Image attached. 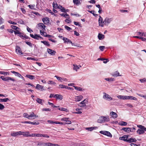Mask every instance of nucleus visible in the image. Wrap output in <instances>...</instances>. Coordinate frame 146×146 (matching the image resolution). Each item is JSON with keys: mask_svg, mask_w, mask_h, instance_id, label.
Here are the masks:
<instances>
[{"mask_svg": "<svg viewBox=\"0 0 146 146\" xmlns=\"http://www.w3.org/2000/svg\"><path fill=\"white\" fill-rule=\"evenodd\" d=\"M47 51L49 54L52 55H54L56 53V52L55 51L50 49H48Z\"/></svg>", "mask_w": 146, "mask_h": 146, "instance_id": "obj_14", "label": "nucleus"}, {"mask_svg": "<svg viewBox=\"0 0 146 146\" xmlns=\"http://www.w3.org/2000/svg\"><path fill=\"white\" fill-rule=\"evenodd\" d=\"M11 135L13 137H16L18 135H20L19 131L16 132H12L11 134Z\"/></svg>", "mask_w": 146, "mask_h": 146, "instance_id": "obj_18", "label": "nucleus"}, {"mask_svg": "<svg viewBox=\"0 0 146 146\" xmlns=\"http://www.w3.org/2000/svg\"><path fill=\"white\" fill-rule=\"evenodd\" d=\"M26 77L31 80L34 79H35V76L31 75H27L26 76Z\"/></svg>", "mask_w": 146, "mask_h": 146, "instance_id": "obj_34", "label": "nucleus"}, {"mask_svg": "<svg viewBox=\"0 0 146 146\" xmlns=\"http://www.w3.org/2000/svg\"><path fill=\"white\" fill-rule=\"evenodd\" d=\"M58 110H60L65 111H67V110L66 108H58Z\"/></svg>", "mask_w": 146, "mask_h": 146, "instance_id": "obj_46", "label": "nucleus"}, {"mask_svg": "<svg viewBox=\"0 0 146 146\" xmlns=\"http://www.w3.org/2000/svg\"><path fill=\"white\" fill-rule=\"evenodd\" d=\"M65 28L66 29H67L68 31H70L72 29L71 28L67 26H65Z\"/></svg>", "mask_w": 146, "mask_h": 146, "instance_id": "obj_56", "label": "nucleus"}, {"mask_svg": "<svg viewBox=\"0 0 146 146\" xmlns=\"http://www.w3.org/2000/svg\"><path fill=\"white\" fill-rule=\"evenodd\" d=\"M47 83L48 84H56V83L52 80H49L47 82Z\"/></svg>", "mask_w": 146, "mask_h": 146, "instance_id": "obj_42", "label": "nucleus"}, {"mask_svg": "<svg viewBox=\"0 0 146 146\" xmlns=\"http://www.w3.org/2000/svg\"><path fill=\"white\" fill-rule=\"evenodd\" d=\"M137 140L135 138L133 137H131L130 138L128 139L127 142L131 143V142H135Z\"/></svg>", "mask_w": 146, "mask_h": 146, "instance_id": "obj_15", "label": "nucleus"}, {"mask_svg": "<svg viewBox=\"0 0 146 146\" xmlns=\"http://www.w3.org/2000/svg\"><path fill=\"white\" fill-rule=\"evenodd\" d=\"M15 75L16 76H18L19 78H21V77H22V76L20 74L17 72L16 74H15Z\"/></svg>", "mask_w": 146, "mask_h": 146, "instance_id": "obj_59", "label": "nucleus"}, {"mask_svg": "<svg viewBox=\"0 0 146 146\" xmlns=\"http://www.w3.org/2000/svg\"><path fill=\"white\" fill-rule=\"evenodd\" d=\"M11 27L14 30L17 31V29H19V28L17 26L14 25H12L11 26Z\"/></svg>", "mask_w": 146, "mask_h": 146, "instance_id": "obj_36", "label": "nucleus"}, {"mask_svg": "<svg viewBox=\"0 0 146 146\" xmlns=\"http://www.w3.org/2000/svg\"><path fill=\"white\" fill-rule=\"evenodd\" d=\"M81 110V109L76 108V110L77 111V112H75V113L76 114H80L82 112L80 111V110Z\"/></svg>", "mask_w": 146, "mask_h": 146, "instance_id": "obj_39", "label": "nucleus"}, {"mask_svg": "<svg viewBox=\"0 0 146 146\" xmlns=\"http://www.w3.org/2000/svg\"><path fill=\"white\" fill-rule=\"evenodd\" d=\"M29 116V118H30L29 119H34L38 117V115H36V114H35L33 112H31L30 113Z\"/></svg>", "mask_w": 146, "mask_h": 146, "instance_id": "obj_5", "label": "nucleus"}, {"mask_svg": "<svg viewBox=\"0 0 146 146\" xmlns=\"http://www.w3.org/2000/svg\"><path fill=\"white\" fill-rule=\"evenodd\" d=\"M110 115L113 118H116L118 117L117 114L116 113L113 111L110 112Z\"/></svg>", "mask_w": 146, "mask_h": 146, "instance_id": "obj_16", "label": "nucleus"}, {"mask_svg": "<svg viewBox=\"0 0 146 146\" xmlns=\"http://www.w3.org/2000/svg\"><path fill=\"white\" fill-rule=\"evenodd\" d=\"M117 97L119 99H120L127 100V96L119 95L117 96Z\"/></svg>", "mask_w": 146, "mask_h": 146, "instance_id": "obj_21", "label": "nucleus"}, {"mask_svg": "<svg viewBox=\"0 0 146 146\" xmlns=\"http://www.w3.org/2000/svg\"><path fill=\"white\" fill-rule=\"evenodd\" d=\"M60 15L62 16H63L65 18H66L68 19H69L70 17L69 15L67 14V13H62V14H60Z\"/></svg>", "mask_w": 146, "mask_h": 146, "instance_id": "obj_29", "label": "nucleus"}, {"mask_svg": "<svg viewBox=\"0 0 146 146\" xmlns=\"http://www.w3.org/2000/svg\"><path fill=\"white\" fill-rule=\"evenodd\" d=\"M9 80H11L13 81H15V80L13 78L10 77H6L5 81H9Z\"/></svg>", "mask_w": 146, "mask_h": 146, "instance_id": "obj_33", "label": "nucleus"}, {"mask_svg": "<svg viewBox=\"0 0 146 146\" xmlns=\"http://www.w3.org/2000/svg\"><path fill=\"white\" fill-rule=\"evenodd\" d=\"M139 81L141 83H143L145 82H146V79L145 78H143L142 79H140L139 80Z\"/></svg>", "mask_w": 146, "mask_h": 146, "instance_id": "obj_52", "label": "nucleus"}, {"mask_svg": "<svg viewBox=\"0 0 146 146\" xmlns=\"http://www.w3.org/2000/svg\"><path fill=\"white\" fill-rule=\"evenodd\" d=\"M130 127H124L121 129V130L126 131L127 133H129L130 131Z\"/></svg>", "mask_w": 146, "mask_h": 146, "instance_id": "obj_25", "label": "nucleus"}, {"mask_svg": "<svg viewBox=\"0 0 146 146\" xmlns=\"http://www.w3.org/2000/svg\"><path fill=\"white\" fill-rule=\"evenodd\" d=\"M88 11L90 13L92 14L94 16H96L98 15L97 14H95L94 13L95 11H90V10H88Z\"/></svg>", "mask_w": 146, "mask_h": 146, "instance_id": "obj_41", "label": "nucleus"}, {"mask_svg": "<svg viewBox=\"0 0 146 146\" xmlns=\"http://www.w3.org/2000/svg\"><path fill=\"white\" fill-rule=\"evenodd\" d=\"M94 129V127H90L86 128V129L87 130H88L90 131H91L93 130Z\"/></svg>", "mask_w": 146, "mask_h": 146, "instance_id": "obj_60", "label": "nucleus"}, {"mask_svg": "<svg viewBox=\"0 0 146 146\" xmlns=\"http://www.w3.org/2000/svg\"><path fill=\"white\" fill-rule=\"evenodd\" d=\"M52 6L54 9H60L59 7L56 2H53V3Z\"/></svg>", "mask_w": 146, "mask_h": 146, "instance_id": "obj_20", "label": "nucleus"}, {"mask_svg": "<svg viewBox=\"0 0 146 146\" xmlns=\"http://www.w3.org/2000/svg\"><path fill=\"white\" fill-rule=\"evenodd\" d=\"M103 18L101 16H100V18L99 19V25L100 26L103 27L104 26V25L105 24V22L104 21H103Z\"/></svg>", "mask_w": 146, "mask_h": 146, "instance_id": "obj_3", "label": "nucleus"}, {"mask_svg": "<svg viewBox=\"0 0 146 146\" xmlns=\"http://www.w3.org/2000/svg\"><path fill=\"white\" fill-rule=\"evenodd\" d=\"M103 94L104 95L103 96V98H104L106 99V100L109 101L112 100V98L108 94H106L105 92H104Z\"/></svg>", "mask_w": 146, "mask_h": 146, "instance_id": "obj_2", "label": "nucleus"}, {"mask_svg": "<svg viewBox=\"0 0 146 146\" xmlns=\"http://www.w3.org/2000/svg\"><path fill=\"white\" fill-rule=\"evenodd\" d=\"M8 22L9 23H10V24H13V25H15L17 24V23H16L12 21L11 20L9 21H8Z\"/></svg>", "mask_w": 146, "mask_h": 146, "instance_id": "obj_61", "label": "nucleus"}, {"mask_svg": "<svg viewBox=\"0 0 146 146\" xmlns=\"http://www.w3.org/2000/svg\"><path fill=\"white\" fill-rule=\"evenodd\" d=\"M21 123H29L32 124V122L30 121H24L22 122Z\"/></svg>", "mask_w": 146, "mask_h": 146, "instance_id": "obj_51", "label": "nucleus"}, {"mask_svg": "<svg viewBox=\"0 0 146 146\" xmlns=\"http://www.w3.org/2000/svg\"><path fill=\"white\" fill-rule=\"evenodd\" d=\"M43 31V30H41L40 31V32L41 35L45 36V34H46V32H44Z\"/></svg>", "mask_w": 146, "mask_h": 146, "instance_id": "obj_44", "label": "nucleus"}, {"mask_svg": "<svg viewBox=\"0 0 146 146\" xmlns=\"http://www.w3.org/2000/svg\"><path fill=\"white\" fill-rule=\"evenodd\" d=\"M104 119L105 120V122L106 121H110V118L108 116L105 117L104 116Z\"/></svg>", "mask_w": 146, "mask_h": 146, "instance_id": "obj_45", "label": "nucleus"}, {"mask_svg": "<svg viewBox=\"0 0 146 146\" xmlns=\"http://www.w3.org/2000/svg\"><path fill=\"white\" fill-rule=\"evenodd\" d=\"M127 100L130 99L135 100H137V98L131 96H127Z\"/></svg>", "mask_w": 146, "mask_h": 146, "instance_id": "obj_26", "label": "nucleus"}, {"mask_svg": "<svg viewBox=\"0 0 146 146\" xmlns=\"http://www.w3.org/2000/svg\"><path fill=\"white\" fill-rule=\"evenodd\" d=\"M85 101L86 100H84L83 101L81 102L80 103V104H82V105L81 106V107H84L85 106H86V105L85 104Z\"/></svg>", "mask_w": 146, "mask_h": 146, "instance_id": "obj_40", "label": "nucleus"}, {"mask_svg": "<svg viewBox=\"0 0 146 146\" xmlns=\"http://www.w3.org/2000/svg\"><path fill=\"white\" fill-rule=\"evenodd\" d=\"M36 101L38 103L41 104V105L43 104V102H44V100H43L41 99L40 98H37L36 100Z\"/></svg>", "mask_w": 146, "mask_h": 146, "instance_id": "obj_24", "label": "nucleus"}, {"mask_svg": "<svg viewBox=\"0 0 146 146\" xmlns=\"http://www.w3.org/2000/svg\"><path fill=\"white\" fill-rule=\"evenodd\" d=\"M5 108L4 106L0 103V110H3Z\"/></svg>", "mask_w": 146, "mask_h": 146, "instance_id": "obj_57", "label": "nucleus"}, {"mask_svg": "<svg viewBox=\"0 0 146 146\" xmlns=\"http://www.w3.org/2000/svg\"><path fill=\"white\" fill-rule=\"evenodd\" d=\"M23 116L24 117L27 118L29 119H30L29 115L27 113H24L23 114Z\"/></svg>", "mask_w": 146, "mask_h": 146, "instance_id": "obj_37", "label": "nucleus"}, {"mask_svg": "<svg viewBox=\"0 0 146 146\" xmlns=\"http://www.w3.org/2000/svg\"><path fill=\"white\" fill-rule=\"evenodd\" d=\"M28 7H29V8L31 9H34V5H28Z\"/></svg>", "mask_w": 146, "mask_h": 146, "instance_id": "obj_47", "label": "nucleus"}, {"mask_svg": "<svg viewBox=\"0 0 146 146\" xmlns=\"http://www.w3.org/2000/svg\"><path fill=\"white\" fill-rule=\"evenodd\" d=\"M105 134H106L105 135L108 136L110 137H111L112 136L110 132L108 131H106Z\"/></svg>", "mask_w": 146, "mask_h": 146, "instance_id": "obj_43", "label": "nucleus"}, {"mask_svg": "<svg viewBox=\"0 0 146 146\" xmlns=\"http://www.w3.org/2000/svg\"><path fill=\"white\" fill-rule=\"evenodd\" d=\"M137 127L140 129H138L137 131V133L139 135L143 134L145 131H146V128L141 125H137Z\"/></svg>", "mask_w": 146, "mask_h": 146, "instance_id": "obj_1", "label": "nucleus"}, {"mask_svg": "<svg viewBox=\"0 0 146 146\" xmlns=\"http://www.w3.org/2000/svg\"><path fill=\"white\" fill-rule=\"evenodd\" d=\"M130 132H134L136 130L135 128V127H133L132 128H131Z\"/></svg>", "mask_w": 146, "mask_h": 146, "instance_id": "obj_62", "label": "nucleus"}, {"mask_svg": "<svg viewBox=\"0 0 146 146\" xmlns=\"http://www.w3.org/2000/svg\"><path fill=\"white\" fill-rule=\"evenodd\" d=\"M16 51L17 54L19 55H21L23 54L19 46H16Z\"/></svg>", "mask_w": 146, "mask_h": 146, "instance_id": "obj_8", "label": "nucleus"}, {"mask_svg": "<svg viewBox=\"0 0 146 146\" xmlns=\"http://www.w3.org/2000/svg\"><path fill=\"white\" fill-rule=\"evenodd\" d=\"M83 98V96L82 95H80L77 96L75 97L74 98L75 101L76 102H78L82 100Z\"/></svg>", "mask_w": 146, "mask_h": 146, "instance_id": "obj_11", "label": "nucleus"}, {"mask_svg": "<svg viewBox=\"0 0 146 146\" xmlns=\"http://www.w3.org/2000/svg\"><path fill=\"white\" fill-rule=\"evenodd\" d=\"M104 36V35L100 34H99L98 35V37L99 40H102L103 39V37Z\"/></svg>", "mask_w": 146, "mask_h": 146, "instance_id": "obj_35", "label": "nucleus"}, {"mask_svg": "<svg viewBox=\"0 0 146 146\" xmlns=\"http://www.w3.org/2000/svg\"><path fill=\"white\" fill-rule=\"evenodd\" d=\"M129 135H124L123 136L119 137V139L121 140H123L124 141L127 142Z\"/></svg>", "mask_w": 146, "mask_h": 146, "instance_id": "obj_6", "label": "nucleus"}, {"mask_svg": "<svg viewBox=\"0 0 146 146\" xmlns=\"http://www.w3.org/2000/svg\"><path fill=\"white\" fill-rule=\"evenodd\" d=\"M118 124L121 126H125L127 124V123L126 122L121 121L118 123Z\"/></svg>", "mask_w": 146, "mask_h": 146, "instance_id": "obj_27", "label": "nucleus"}, {"mask_svg": "<svg viewBox=\"0 0 146 146\" xmlns=\"http://www.w3.org/2000/svg\"><path fill=\"white\" fill-rule=\"evenodd\" d=\"M104 116H102L100 117L98 119V122L102 123L105 122L104 119Z\"/></svg>", "mask_w": 146, "mask_h": 146, "instance_id": "obj_19", "label": "nucleus"}, {"mask_svg": "<svg viewBox=\"0 0 146 146\" xmlns=\"http://www.w3.org/2000/svg\"><path fill=\"white\" fill-rule=\"evenodd\" d=\"M42 20L44 23L46 25L48 24L49 22V18L47 17L42 19Z\"/></svg>", "mask_w": 146, "mask_h": 146, "instance_id": "obj_13", "label": "nucleus"}, {"mask_svg": "<svg viewBox=\"0 0 146 146\" xmlns=\"http://www.w3.org/2000/svg\"><path fill=\"white\" fill-rule=\"evenodd\" d=\"M8 101H9V99L7 98H5L4 99H0V102H6Z\"/></svg>", "mask_w": 146, "mask_h": 146, "instance_id": "obj_31", "label": "nucleus"}, {"mask_svg": "<svg viewBox=\"0 0 146 146\" xmlns=\"http://www.w3.org/2000/svg\"><path fill=\"white\" fill-rule=\"evenodd\" d=\"M38 27H41L42 29L45 30V29L46 27L45 25L42 23H40L38 24Z\"/></svg>", "mask_w": 146, "mask_h": 146, "instance_id": "obj_23", "label": "nucleus"}, {"mask_svg": "<svg viewBox=\"0 0 146 146\" xmlns=\"http://www.w3.org/2000/svg\"><path fill=\"white\" fill-rule=\"evenodd\" d=\"M52 144L53 143H42V145H43L44 146L46 145L47 146H52Z\"/></svg>", "mask_w": 146, "mask_h": 146, "instance_id": "obj_32", "label": "nucleus"}, {"mask_svg": "<svg viewBox=\"0 0 146 146\" xmlns=\"http://www.w3.org/2000/svg\"><path fill=\"white\" fill-rule=\"evenodd\" d=\"M73 86L76 90L78 91H80L82 90V88L80 87L76 86Z\"/></svg>", "mask_w": 146, "mask_h": 146, "instance_id": "obj_38", "label": "nucleus"}, {"mask_svg": "<svg viewBox=\"0 0 146 146\" xmlns=\"http://www.w3.org/2000/svg\"><path fill=\"white\" fill-rule=\"evenodd\" d=\"M30 36L32 38L36 40H39V38L43 39L41 36H40L39 35H38L37 34H35L34 35L33 34H30Z\"/></svg>", "mask_w": 146, "mask_h": 146, "instance_id": "obj_4", "label": "nucleus"}, {"mask_svg": "<svg viewBox=\"0 0 146 146\" xmlns=\"http://www.w3.org/2000/svg\"><path fill=\"white\" fill-rule=\"evenodd\" d=\"M41 42L47 46H50V44L48 42H47L46 41H41Z\"/></svg>", "mask_w": 146, "mask_h": 146, "instance_id": "obj_30", "label": "nucleus"}, {"mask_svg": "<svg viewBox=\"0 0 146 146\" xmlns=\"http://www.w3.org/2000/svg\"><path fill=\"white\" fill-rule=\"evenodd\" d=\"M18 36H19L20 37L22 38V39H24V38H23L24 35L23 33L20 32L18 35Z\"/></svg>", "mask_w": 146, "mask_h": 146, "instance_id": "obj_53", "label": "nucleus"}, {"mask_svg": "<svg viewBox=\"0 0 146 146\" xmlns=\"http://www.w3.org/2000/svg\"><path fill=\"white\" fill-rule=\"evenodd\" d=\"M112 18H108L106 17L104 19L105 25H108V24L112 21Z\"/></svg>", "mask_w": 146, "mask_h": 146, "instance_id": "obj_10", "label": "nucleus"}, {"mask_svg": "<svg viewBox=\"0 0 146 146\" xmlns=\"http://www.w3.org/2000/svg\"><path fill=\"white\" fill-rule=\"evenodd\" d=\"M66 86L62 84H60L59 86V87L58 88H65Z\"/></svg>", "mask_w": 146, "mask_h": 146, "instance_id": "obj_49", "label": "nucleus"}, {"mask_svg": "<svg viewBox=\"0 0 146 146\" xmlns=\"http://www.w3.org/2000/svg\"><path fill=\"white\" fill-rule=\"evenodd\" d=\"M20 135H23V136L28 137H29V133L28 131H19Z\"/></svg>", "mask_w": 146, "mask_h": 146, "instance_id": "obj_7", "label": "nucleus"}, {"mask_svg": "<svg viewBox=\"0 0 146 146\" xmlns=\"http://www.w3.org/2000/svg\"><path fill=\"white\" fill-rule=\"evenodd\" d=\"M112 75L114 77H117L119 76H120V75H119V72L117 71H116L114 72L112 74Z\"/></svg>", "mask_w": 146, "mask_h": 146, "instance_id": "obj_28", "label": "nucleus"}, {"mask_svg": "<svg viewBox=\"0 0 146 146\" xmlns=\"http://www.w3.org/2000/svg\"><path fill=\"white\" fill-rule=\"evenodd\" d=\"M21 10L22 11V12L23 14H25L26 13V10L24 8H21Z\"/></svg>", "mask_w": 146, "mask_h": 146, "instance_id": "obj_64", "label": "nucleus"}, {"mask_svg": "<svg viewBox=\"0 0 146 146\" xmlns=\"http://www.w3.org/2000/svg\"><path fill=\"white\" fill-rule=\"evenodd\" d=\"M105 47L104 46H101L99 47V48L101 51H104Z\"/></svg>", "mask_w": 146, "mask_h": 146, "instance_id": "obj_55", "label": "nucleus"}, {"mask_svg": "<svg viewBox=\"0 0 146 146\" xmlns=\"http://www.w3.org/2000/svg\"><path fill=\"white\" fill-rule=\"evenodd\" d=\"M28 45L30 46V47H32V45L31 43L30 42H28V41H25V42Z\"/></svg>", "mask_w": 146, "mask_h": 146, "instance_id": "obj_50", "label": "nucleus"}, {"mask_svg": "<svg viewBox=\"0 0 146 146\" xmlns=\"http://www.w3.org/2000/svg\"><path fill=\"white\" fill-rule=\"evenodd\" d=\"M35 88L36 89L39 90L40 88L41 91L45 90H46L44 88V86L39 84L36 85Z\"/></svg>", "mask_w": 146, "mask_h": 146, "instance_id": "obj_12", "label": "nucleus"}, {"mask_svg": "<svg viewBox=\"0 0 146 146\" xmlns=\"http://www.w3.org/2000/svg\"><path fill=\"white\" fill-rule=\"evenodd\" d=\"M81 0H73V2L74 4L78 5L81 3Z\"/></svg>", "mask_w": 146, "mask_h": 146, "instance_id": "obj_22", "label": "nucleus"}, {"mask_svg": "<svg viewBox=\"0 0 146 146\" xmlns=\"http://www.w3.org/2000/svg\"><path fill=\"white\" fill-rule=\"evenodd\" d=\"M61 11L63 12L66 13L67 11H68V10L67 9L66 10V9L62 7V8L61 9Z\"/></svg>", "mask_w": 146, "mask_h": 146, "instance_id": "obj_54", "label": "nucleus"}, {"mask_svg": "<svg viewBox=\"0 0 146 146\" xmlns=\"http://www.w3.org/2000/svg\"><path fill=\"white\" fill-rule=\"evenodd\" d=\"M47 122L48 123H49L50 124H53L54 123V121L53 120H48L47 121Z\"/></svg>", "mask_w": 146, "mask_h": 146, "instance_id": "obj_63", "label": "nucleus"}, {"mask_svg": "<svg viewBox=\"0 0 146 146\" xmlns=\"http://www.w3.org/2000/svg\"><path fill=\"white\" fill-rule=\"evenodd\" d=\"M54 98L61 100L63 99V96L60 95L56 94L54 95Z\"/></svg>", "mask_w": 146, "mask_h": 146, "instance_id": "obj_17", "label": "nucleus"}, {"mask_svg": "<svg viewBox=\"0 0 146 146\" xmlns=\"http://www.w3.org/2000/svg\"><path fill=\"white\" fill-rule=\"evenodd\" d=\"M51 110L49 108H44L42 109V111H50Z\"/></svg>", "mask_w": 146, "mask_h": 146, "instance_id": "obj_58", "label": "nucleus"}, {"mask_svg": "<svg viewBox=\"0 0 146 146\" xmlns=\"http://www.w3.org/2000/svg\"><path fill=\"white\" fill-rule=\"evenodd\" d=\"M63 40H64V42L68 44V43H70L72 44V45H73V43L69 39L64 37L62 38Z\"/></svg>", "mask_w": 146, "mask_h": 146, "instance_id": "obj_9", "label": "nucleus"}, {"mask_svg": "<svg viewBox=\"0 0 146 146\" xmlns=\"http://www.w3.org/2000/svg\"><path fill=\"white\" fill-rule=\"evenodd\" d=\"M55 77H56V78L58 80L61 81L62 80H63V79L61 77L58 76H55Z\"/></svg>", "mask_w": 146, "mask_h": 146, "instance_id": "obj_48", "label": "nucleus"}]
</instances>
